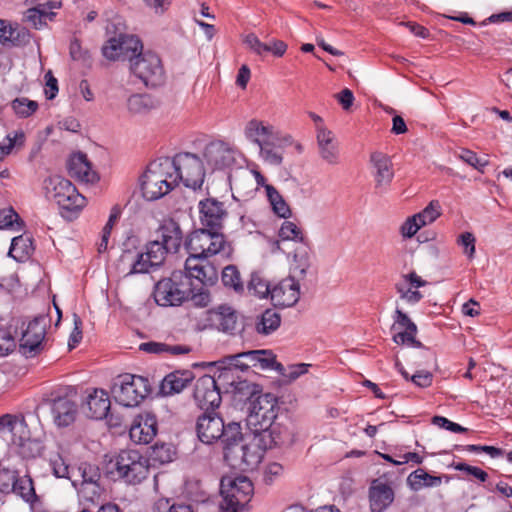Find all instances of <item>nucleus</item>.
I'll use <instances>...</instances> for the list:
<instances>
[{"instance_id": "1", "label": "nucleus", "mask_w": 512, "mask_h": 512, "mask_svg": "<svg viewBox=\"0 0 512 512\" xmlns=\"http://www.w3.org/2000/svg\"><path fill=\"white\" fill-rule=\"evenodd\" d=\"M173 169L170 157H160L149 163L140 178L142 195L146 200H158L178 186Z\"/></svg>"}, {"instance_id": "2", "label": "nucleus", "mask_w": 512, "mask_h": 512, "mask_svg": "<svg viewBox=\"0 0 512 512\" xmlns=\"http://www.w3.org/2000/svg\"><path fill=\"white\" fill-rule=\"evenodd\" d=\"M148 458L136 450H121L106 464V473L113 480H124L128 484H139L149 474Z\"/></svg>"}, {"instance_id": "3", "label": "nucleus", "mask_w": 512, "mask_h": 512, "mask_svg": "<svg viewBox=\"0 0 512 512\" xmlns=\"http://www.w3.org/2000/svg\"><path fill=\"white\" fill-rule=\"evenodd\" d=\"M42 189L48 200H53L64 217L79 213L86 205V198L66 178L52 175L43 180Z\"/></svg>"}, {"instance_id": "4", "label": "nucleus", "mask_w": 512, "mask_h": 512, "mask_svg": "<svg viewBox=\"0 0 512 512\" xmlns=\"http://www.w3.org/2000/svg\"><path fill=\"white\" fill-rule=\"evenodd\" d=\"M103 55L110 61L136 60L135 64L148 63L159 64L157 54L151 51H143V45L138 37L134 35L121 34L107 41L102 48Z\"/></svg>"}, {"instance_id": "5", "label": "nucleus", "mask_w": 512, "mask_h": 512, "mask_svg": "<svg viewBox=\"0 0 512 512\" xmlns=\"http://www.w3.org/2000/svg\"><path fill=\"white\" fill-rule=\"evenodd\" d=\"M196 432L201 442L212 444L220 440L223 447L231 441H236L242 437L240 423L229 422L225 424L222 416L216 413L215 410L204 411V413L198 417Z\"/></svg>"}, {"instance_id": "6", "label": "nucleus", "mask_w": 512, "mask_h": 512, "mask_svg": "<svg viewBox=\"0 0 512 512\" xmlns=\"http://www.w3.org/2000/svg\"><path fill=\"white\" fill-rule=\"evenodd\" d=\"M185 275L189 276L193 288V301L196 305L205 307L210 302L207 287L218 281L217 268L207 259L188 257L185 261Z\"/></svg>"}, {"instance_id": "7", "label": "nucleus", "mask_w": 512, "mask_h": 512, "mask_svg": "<svg viewBox=\"0 0 512 512\" xmlns=\"http://www.w3.org/2000/svg\"><path fill=\"white\" fill-rule=\"evenodd\" d=\"M153 297L159 306H180L185 301L193 300V288L189 276L183 271H174L169 278L158 281L154 287Z\"/></svg>"}, {"instance_id": "8", "label": "nucleus", "mask_w": 512, "mask_h": 512, "mask_svg": "<svg viewBox=\"0 0 512 512\" xmlns=\"http://www.w3.org/2000/svg\"><path fill=\"white\" fill-rule=\"evenodd\" d=\"M220 492L222 512H244L253 497L254 487L247 477H224L221 479Z\"/></svg>"}, {"instance_id": "9", "label": "nucleus", "mask_w": 512, "mask_h": 512, "mask_svg": "<svg viewBox=\"0 0 512 512\" xmlns=\"http://www.w3.org/2000/svg\"><path fill=\"white\" fill-rule=\"evenodd\" d=\"M167 253H171V250L159 240H155L147 244L145 252L124 250L120 261L130 266L128 275L149 273L152 268L163 263Z\"/></svg>"}, {"instance_id": "10", "label": "nucleus", "mask_w": 512, "mask_h": 512, "mask_svg": "<svg viewBox=\"0 0 512 512\" xmlns=\"http://www.w3.org/2000/svg\"><path fill=\"white\" fill-rule=\"evenodd\" d=\"M243 436L223 448V459L232 469L252 471L262 461L264 450L254 442L242 444Z\"/></svg>"}, {"instance_id": "11", "label": "nucleus", "mask_w": 512, "mask_h": 512, "mask_svg": "<svg viewBox=\"0 0 512 512\" xmlns=\"http://www.w3.org/2000/svg\"><path fill=\"white\" fill-rule=\"evenodd\" d=\"M173 163V174L177 185L182 182L185 187L193 190L201 188L205 171L202 160L189 152H182L170 158Z\"/></svg>"}, {"instance_id": "12", "label": "nucleus", "mask_w": 512, "mask_h": 512, "mask_svg": "<svg viewBox=\"0 0 512 512\" xmlns=\"http://www.w3.org/2000/svg\"><path fill=\"white\" fill-rule=\"evenodd\" d=\"M150 387L147 378L124 374L118 377L112 387L115 400L125 407L139 405L149 394Z\"/></svg>"}, {"instance_id": "13", "label": "nucleus", "mask_w": 512, "mask_h": 512, "mask_svg": "<svg viewBox=\"0 0 512 512\" xmlns=\"http://www.w3.org/2000/svg\"><path fill=\"white\" fill-rule=\"evenodd\" d=\"M49 326L50 320L45 315H38L28 321L19 340V351L22 355L26 358H34L45 350Z\"/></svg>"}, {"instance_id": "14", "label": "nucleus", "mask_w": 512, "mask_h": 512, "mask_svg": "<svg viewBox=\"0 0 512 512\" xmlns=\"http://www.w3.org/2000/svg\"><path fill=\"white\" fill-rule=\"evenodd\" d=\"M76 395L74 387L59 388L51 393V413L57 427H68L75 422L78 413Z\"/></svg>"}, {"instance_id": "15", "label": "nucleus", "mask_w": 512, "mask_h": 512, "mask_svg": "<svg viewBox=\"0 0 512 512\" xmlns=\"http://www.w3.org/2000/svg\"><path fill=\"white\" fill-rule=\"evenodd\" d=\"M277 398L270 393L259 395L252 403L248 415V423L255 427L256 431L266 432L275 420L278 411Z\"/></svg>"}, {"instance_id": "16", "label": "nucleus", "mask_w": 512, "mask_h": 512, "mask_svg": "<svg viewBox=\"0 0 512 512\" xmlns=\"http://www.w3.org/2000/svg\"><path fill=\"white\" fill-rule=\"evenodd\" d=\"M193 397L197 406L203 411L215 410L222 401L215 378L207 374L196 380Z\"/></svg>"}, {"instance_id": "17", "label": "nucleus", "mask_w": 512, "mask_h": 512, "mask_svg": "<svg viewBox=\"0 0 512 512\" xmlns=\"http://www.w3.org/2000/svg\"><path fill=\"white\" fill-rule=\"evenodd\" d=\"M235 154V149L228 143L217 140L206 145L203 158L212 170H226L235 164Z\"/></svg>"}, {"instance_id": "18", "label": "nucleus", "mask_w": 512, "mask_h": 512, "mask_svg": "<svg viewBox=\"0 0 512 512\" xmlns=\"http://www.w3.org/2000/svg\"><path fill=\"white\" fill-rule=\"evenodd\" d=\"M392 330H399L393 334V341L398 345H408L422 348L423 344L416 339L417 326L409 316L400 309H396Z\"/></svg>"}, {"instance_id": "19", "label": "nucleus", "mask_w": 512, "mask_h": 512, "mask_svg": "<svg viewBox=\"0 0 512 512\" xmlns=\"http://www.w3.org/2000/svg\"><path fill=\"white\" fill-rule=\"evenodd\" d=\"M201 224L210 230L219 231L228 213L223 202L215 198H206L199 202Z\"/></svg>"}, {"instance_id": "20", "label": "nucleus", "mask_w": 512, "mask_h": 512, "mask_svg": "<svg viewBox=\"0 0 512 512\" xmlns=\"http://www.w3.org/2000/svg\"><path fill=\"white\" fill-rule=\"evenodd\" d=\"M300 298V285L294 277H286L272 286L270 299L274 306L292 307Z\"/></svg>"}, {"instance_id": "21", "label": "nucleus", "mask_w": 512, "mask_h": 512, "mask_svg": "<svg viewBox=\"0 0 512 512\" xmlns=\"http://www.w3.org/2000/svg\"><path fill=\"white\" fill-rule=\"evenodd\" d=\"M158 422L155 415L143 413L137 415L129 429V436L136 444H148L156 436Z\"/></svg>"}, {"instance_id": "22", "label": "nucleus", "mask_w": 512, "mask_h": 512, "mask_svg": "<svg viewBox=\"0 0 512 512\" xmlns=\"http://www.w3.org/2000/svg\"><path fill=\"white\" fill-rule=\"evenodd\" d=\"M370 163L373 168L375 188L380 191L386 190L394 178L391 158L383 152L375 151L370 155Z\"/></svg>"}, {"instance_id": "23", "label": "nucleus", "mask_w": 512, "mask_h": 512, "mask_svg": "<svg viewBox=\"0 0 512 512\" xmlns=\"http://www.w3.org/2000/svg\"><path fill=\"white\" fill-rule=\"evenodd\" d=\"M67 170L72 178L81 182L94 183L99 179L97 173L92 169L87 155L82 152L70 156L67 162Z\"/></svg>"}, {"instance_id": "24", "label": "nucleus", "mask_w": 512, "mask_h": 512, "mask_svg": "<svg viewBox=\"0 0 512 512\" xmlns=\"http://www.w3.org/2000/svg\"><path fill=\"white\" fill-rule=\"evenodd\" d=\"M194 379L191 370H175L167 374L160 384V393L164 396H171L182 392Z\"/></svg>"}, {"instance_id": "25", "label": "nucleus", "mask_w": 512, "mask_h": 512, "mask_svg": "<svg viewBox=\"0 0 512 512\" xmlns=\"http://www.w3.org/2000/svg\"><path fill=\"white\" fill-rule=\"evenodd\" d=\"M244 134L249 141L256 144L258 147L264 145V142L276 139L279 135L273 125L258 119H251L247 122Z\"/></svg>"}, {"instance_id": "26", "label": "nucleus", "mask_w": 512, "mask_h": 512, "mask_svg": "<svg viewBox=\"0 0 512 512\" xmlns=\"http://www.w3.org/2000/svg\"><path fill=\"white\" fill-rule=\"evenodd\" d=\"M159 240L171 253H176L180 249L183 242V232L178 222L172 218L163 219L158 230Z\"/></svg>"}, {"instance_id": "27", "label": "nucleus", "mask_w": 512, "mask_h": 512, "mask_svg": "<svg viewBox=\"0 0 512 512\" xmlns=\"http://www.w3.org/2000/svg\"><path fill=\"white\" fill-rule=\"evenodd\" d=\"M318 151L321 159L329 165L340 163L339 144L331 130L321 131L316 135Z\"/></svg>"}, {"instance_id": "28", "label": "nucleus", "mask_w": 512, "mask_h": 512, "mask_svg": "<svg viewBox=\"0 0 512 512\" xmlns=\"http://www.w3.org/2000/svg\"><path fill=\"white\" fill-rule=\"evenodd\" d=\"M110 405L111 402L108 393L103 389H94L86 400L87 416L95 420L107 418Z\"/></svg>"}, {"instance_id": "29", "label": "nucleus", "mask_w": 512, "mask_h": 512, "mask_svg": "<svg viewBox=\"0 0 512 512\" xmlns=\"http://www.w3.org/2000/svg\"><path fill=\"white\" fill-rule=\"evenodd\" d=\"M131 75L146 87H158L165 82L164 66H129Z\"/></svg>"}, {"instance_id": "30", "label": "nucleus", "mask_w": 512, "mask_h": 512, "mask_svg": "<svg viewBox=\"0 0 512 512\" xmlns=\"http://www.w3.org/2000/svg\"><path fill=\"white\" fill-rule=\"evenodd\" d=\"M30 33L19 25L0 19V43L5 46H22L30 41Z\"/></svg>"}, {"instance_id": "31", "label": "nucleus", "mask_w": 512, "mask_h": 512, "mask_svg": "<svg viewBox=\"0 0 512 512\" xmlns=\"http://www.w3.org/2000/svg\"><path fill=\"white\" fill-rule=\"evenodd\" d=\"M209 320L219 331L233 334L237 330V314L229 306L220 305L210 310Z\"/></svg>"}, {"instance_id": "32", "label": "nucleus", "mask_w": 512, "mask_h": 512, "mask_svg": "<svg viewBox=\"0 0 512 512\" xmlns=\"http://www.w3.org/2000/svg\"><path fill=\"white\" fill-rule=\"evenodd\" d=\"M212 231L208 228L193 231L185 241V248L189 257L205 259V253L209 250Z\"/></svg>"}, {"instance_id": "33", "label": "nucleus", "mask_w": 512, "mask_h": 512, "mask_svg": "<svg viewBox=\"0 0 512 512\" xmlns=\"http://www.w3.org/2000/svg\"><path fill=\"white\" fill-rule=\"evenodd\" d=\"M283 142L290 143L291 137L281 138L280 135L272 141L264 142V145L259 147L260 157L264 162L279 166L283 162Z\"/></svg>"}, {"instance_id": "34", "label": "nucleus", "mask_w": 512, "mask_h": 512, "mask_svg": "<svg viewBox=\"0 0 512 512\" xmlns=\"http://www.w3.org/2000/svg\"><path fill=\"white\" fill-rule=\"evenodd\" d=\"M241 357H245L251 364V367H257L262 370L282 369V365L276 361V357L271 350H250L242 352Z\"/></svg>"}, {"instance_id": "35", "label": "nucleus", "mask_w": 512, "mask_h": 512, "mask_svg": "<svg viewBox=\"0 0 512 512\" xmlns=\"http://www.w3.org/2000/svg\"><path fill=\"white\" fill-rule=\"evenodd\" d=\"M370 507L372 512H382L394 500V492L385 484L374 486L370 489Z\"/></svg>"}, {"instance_id": "36", "label": "nucleus", "mask_w": 512, "mask_h": 512, "mask_svg": "<svg viewBox=\"0 0 512 512\" xmlns=\"http://www.w3.org/2000/svg\"><path fill=\"white\" fill-rule=\"evenodd\" d=\"M280 324V314L273 309H266L256 317L254 329L258 334L267 336L276 331L280 327Z\"/></svg>"}, {"instance_id": "37", "label": "nucleus", "mask_w": 512, "mask_h": 512, "mask_svg": "<svg viewBox=\"0 0 512 512\" xmlns=\"http://www.w3.org/2000/svg\"><path fill=\"white\" fill-rule=\"evenodd\" d=\"M34 250L33 238L22 234L12 239L8 254L16 261L23 262L33 254Z\"/></svg>"}, {"instance_id": "38", "label": "nucleus", "mask_w": 512, "mask_h": 512, "mask_svg": "<svg viewBox=\"0 0 512 512\" xmlns=\"http://www.w3.org/2000/svg\"><path fill=\"white\" fill-rule=\"evenodd\" d=\"M441 483L442 478L440 476L431 475L420 468L411 472L407 477V485L413 491H419L424 487H438Z\"/></svg>"}, {"instance_id": "39", "label": "nucleus", "mask_w": 512, "mask_h": 512, "mask_svg": "<svg viewBox=\"0 0 512 512\" xmlns=\"http://www.w3.org/2000/svg\"><path fill=\"white\" fill-rule=\"evenodd\" d=\"M17 483H15V489L11 494H15L20 497L24 502L34 505L39 502V497L36 494L34 481L30 475L17 476Z\"/></svg>"}, {"instance_id": "40", "label": "nucleus", "mask_w": 512, "mask_h": 512, "mask_svg": "<svg viewBox=\"0 0 512 512\" xmlns=\"http://www.w3.org/2000/svg\"><path fill=\"white\" fill-rule=\"evenodd\" d=\"M141 351L151 354H171L184 355L191 351V348L185 345H168L166 343L149 341L141 343L139 346Z\"/></svg>"}, {"instance_id": "41", "label": "nucleus", "mask_w": 512, "mask_h": 512, "mask_svg": "<svg viewBox=\"0 0 512 512\" xmlns=\"http://www.w3.org/2000/svg\"><path fill=\"white\" fill-rule=\"evenodd\" d=\"M212 244L209 245V250L205 253V259L214 255H220L224 258H230L233 254V246L225 239V236L219 231H212L211 235Z\"/></svg>"}, {"instance_id": "42", "label": "nucleus", "mask_w": 512, "mask_h": 512, "mask_svg": "<svg viewBox=\"0 0 512 512\" xmlns=\"http://www.w3.org/2000/svg\"><path fill=\"white\" fill-rule=\"evenodd\" d=\"M157 105L158 102L148 94H134L127 100L128 110L133 114H146Z\"/></svg>"}, {"instance_id": "43", "label": "nucleus", "mask_w": 512, "mask_h": 512, "mask_svg": "<svg viewBox=\"0 0 512 512\" xmlns=\"http://www.w3.org/2000/svg\"><path fill=\"white\" fill-rule=\"evenodd\" d=\"M44 450L43 443L38 439L20 438L16 452L22 459H35L41 456Z\"/></svg>"}, {"instance_id": "44", "label": "nucleus", "mask_w": 512, "mask_h": 512, "mask_svg": "<svg viewBox=\"0 0 512 512\" xmlns=\"http://www.w3.org/2000/svg\"><path fill=\"white\" fill-rule=\"evenodd\" d=\"M221 280L226 288L232 289L238 294H242L244 292V283L240 272L235 265H228L223 268Z\"/></svg>"}, {"instance_id": "45", "label": "nucleus", "mask_w": 512, "mask_h": 512, "mask_svg": "<svg viewBox=\"0 0 512 512\" xmlns=\"http://www.w3.org/2000/svg\"><path fill=\"white\" fill-rule=\"evenodd\" d=\"M53 16V12L48 11L45 6L40 5L38 7L28 9L24 13L23 20L33 28L39 29L46 24L47 20H51Z\"/></svg>"}, {"instance_id": "46", "label": "nucleus", "mask_w": 512, "mask_h": 512, "mask_svg": "<svg viewBox=\"0 0 512 512\" xmlns=\"http://www.w3.org/2000/svg\"><path fill=\"white\" fill-rule=\"evenodd\" d=\"M266 194L274 213L281 218H288L291 210L278 190L272 185H266Z\"/></svg>"}, {"instance_id": "47", "label": "nucleus", "mask_w": 512, "mask_h": 512, "mask_svg": "<svg viewBox=\"0 0 512 512\" xmlns=\"http://www.w3.org/2000/svg\"><path fill=\"white\" fill-rule=\"evenodd\" d=\"M174 456L175 450L171 444L156 443L151 447L148 461L151 460L155 464H165L171 462Z\"/></svg>"}, {"instance_id": "48", "label": "nucleus", "mask_w": 512, "mask_h": 512, "mask_svg": "<svg viewBox=\"0 0 512 512\" xmlns=\"http://www.w3.org/2000/svg\"><path fill=\"white\" fill-rule=\"evenodd\" d=\"M266 432H269L275 446H281L292 441L291 430L284 424L277 422V420L267 428Z\"/></svg>"}, {"instance_id": "49", "label": "nucleus", "mask_w": 512, "mask_h": 512, "mask_svg": "<svg viewBox=\"0 0 512 512\" xmlns=\"http://www.w3.org/2000/svg\"><path fill=\"white\" fill-rule=\"evenodd\" d=\"M247 289L250 294L262 299L270 297L272 286L258 273H253Z\"/></svg>"}, {"instance_id": "50", "label": "nucleus", "mask_w": 512, "mask_h": 512, "mask_svg": "<svg viewBox=\"0 0 512 512\" xmlns=\"http://www.w3.org/2000/svg\"><path fill=\"white\" fill-rule=\"evenodd\" d=\"M456 155L464 163L470 165L481 173L484 172V169L489 164V160L486 157H478L474 151L467 148H461Z\"/></svg>"}, {"instance_id": "51", "label": "nucleus", "mask_w": 512, "mask_h": 512, "mask_svg": "<svg viewBox=\"0 0 512 512\" xmlns=\"http://www.w3.org/2000/svg\"><path fill=\"white\" fill-rule=\"evenodd\" d=\"M418 222L423 227L434 222L441 215V205L439 201L432 200L421 212L414 214Z\"/></svg>"}, {"instance_id": "52", "label": "nucleus", "mask_w": 512, "mask_h": 512, "mask_svg": "<svg viewBox=\"0 0 512 512\" xmlns=\"http://www.w3.org/2000/svg\"><path fill=\"white\" fill-rule=\"evenodd\" d=\"M11 107L15 114L21 118H27L38 109V103L28 98H16L12 101Z\"/></svg>"}, {"instance_id": "53", "label": "nucleus", "mask_w": 512, "mask_h": 512, "mask_svg": "<svg viewBox=\"0 0 512 512\" xmlns=\"http://www.w3.org/2000/svg\"><path fill=\"white\" fill-rule=\"evenodd\" d=\"M77 474L81 478V484H90L92 485L95 482H99L101 478L100 470L99 468L94 465L87 462H82L77 468Z\"/></svg>"}, {"instance_id": "54", "label": "nucleus", "mask_w": 512, "mask_h": 512, "mask_svg": "<svg viewBox=\"0 0 512 512\" xmlns=\"http://www.w3.org/2000/svg\"><path fill=\"white\" fill-rule=\"evenodd\" d=\"M20 230L24 226L18 213L12 208H5L0 210V229L14 228Z\"/></svg>"}, {"instance_id": "55", "label": "nucleus", "mask_w": 512, "mask_h": 512, "mask_svg": "<svg viewBox=\"0 0 512 512\" xmlns=\"http://www.w3.org/2000/svg\"><path fill=\"white\" fill-rule=\"evenodd\" d=\"M309 248L306 244H302L294 253V271L300 275H305L310 267Z\"/></svg>"}, {"instance_id": "56", "label": "nucleus", "mask_w": 512, "mask_h": 512, "mask_svg": "<svg viewBox=\"0 0 512 512\" xmlns=\"http://www.w3.org/2000/svg\"><path fill=\"white\" fill-rule=\"evenodd\" d=\"M18 471L9 468H0V492L3 494H11L17 483Z\"/></svg>"}, {"instance_id": "57", "label": "nucleus", "mask_w": 512, "mask_h": 512, "mask_svg": "<svg viewBox=\"0 0 512 512\" xmlns=\"http://www.w3.org/2000/svg\"><path fill=\"white\" fill-rule=\"evenodd\" d=\"M278 236L281 240L299 241L303 244V233L301 229L291 221H284L279 229Z\"/></svg>"}, {"instance_id": "58", "label": "nucleus", "mask_w": 512, "mask_h": 512, "mask_svg": "<svg viewBox=\"0 0 512 512\" xmlns=\"http://www.w3.org/2000/svg\"><path fill=\"white\" fill-rule=\"evenodd\" d=\"M395 289L401 299L412 305L417 304L423 298L420 291L413 290L412 287L407 285V283H396Z\"/></svg>"}, {"instance_id": "59", "label": "nucleus", "mask_w": 512, "mask_h": 512, "mask_svg": "<svg viewBox=\"0 0 512 512\" xmlns=\"http://www.w3.org/2000/svg\"><path fill=\"white\" fill-rule=\"evenodd\" d=\"M287 50V45L281 40H270L267 43H263L259 55L264 58L268 55L274 57H281Z\"/></svg>"}, {"instance_id": "60", "label": "nucleus", "mask_w": 512, "mask_h": 512, "mask_svg": "<svg viewBox=\"0 0 512 512\" xmlns=\"http://www.w3.org/2000/svg\"><path fill=\"white\" fill-rule=\"evenodd\" d=\"M24 140L25 135L23 132H15L13 137H11L10 134L7 135L4 142L0 145V160L10 154L16 145H23Z\"/></svg>"}, {"instance_id": "61", "label": "nucleus", "mask_w": 512, "mask_h": 512, "mask_svg": "<svg viewBox=\"0 0 512 512\" xmlns=\"http://www.w3.org/2000/svg\"><path fill=\"white\" fill-rule=\"evenodd\" d=\"M79 494L84 501L94 504L101 496V487L99 482H95L93 485L81 484Z\"/></svg>"}, {"instance_id": "62", "label": "nucleus", "mask_w": 512, "mask_h": 512, "mask_svg": "<svg viewBox=\"0 0 512 512\" xmlns=\"http://www.w3.org/2000/svg\"><path fill=\"white\" fill-rule=\"evenodd\" d=\"M457 243L463 247V252L469 259L474 258L476 239L471 232H464L460 234L457 239Z\"/></svg>"}, {"instance_id": "63", "label": "nucleus", "mask_w": 512, "mask_h": 512, "mask_svg": "<svg viewBox=\"0 0 512 512\" xmlns=\"http://www.w3.org/2000/svg\"><path fill=\"white\" fill-rule=\"evenodd\" d=\"M16 347V342L10 331L0 329V356H6Z\"/></svg>"}, {"instance_id": "64", "label": "nucleus", "mask_w": 512, "mask_h": 512, "mask_svg": "<svg viewBox=\"0 0 512 512\" xmlns=\"http://www.w3.org/2000/svg\"><path fill=\"white\" fill-rule=\"evenodd\" d=\"M422 226L415 215L408 217L400 227L403 238H412Z\"/></svg>"}]
</instances>
